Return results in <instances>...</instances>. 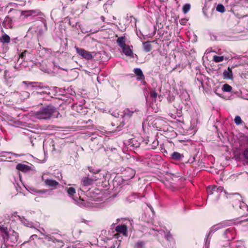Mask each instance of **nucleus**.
<instances>
[{
  "label": "nucleus",
  "instance_id": "obj_4",
  "mask_svg": "<svg viewBox=\"0 0 248 248\" xmlns=\"http://www.w3.org/2000/svg\"><path fill=\"white\" fill-rule=\"evenodd\" d=\"M98 178L96 176L93 178H89V177H84L82 179L81 183L84 186H88L91 185L94 182L96 181Z\"/></svg>",
  "mask_w": 248,
  "mask_h": 248
},
{
  "label": "nucleus",
  "instance_id": "obj_7",
  "mask_svg": "<svg viewBox=\"0 0 248 248\" xmlns=\"http://www.w3.org/2000/svg\"><path fill=\"white\" fill-rule=\"evenodd\" d=\"M122 48L123 49V52L125 55L133 57V51L128 45H126Z\"/></svg>",
  "mask_w": 248,
  "mask_h": 248
},
{
  "label": "nucleus",
  "instance_id": "obj_2",
  "mask_svg": "<svg viewBox=\"0 0 248 248\" xmlns=\"http://www.w3.org/2000/svg\"><path fill=\"white\" fill-rule=\"evenodd\" d=\"M75 49L77 53L82 58L85 59L87 60H90L93 58L92 53L90 52L87 51L84 49L79 48L77 46H75Z\"/></svg>",
  "mask_w": 248,
  "mask_h": 248
},
{
  "label": "nucleus",
  "instance_id": "obj_18",
  "mask_svg": "<svg viewBox=\"0 0 248 248\" xmlns=\"http://www.w3.org/2000/svg\"><path fill=\"white\" fill-rule=\"evenodd\" d=\"M47 237H48V239L49 241H51L54 243H55V242L60 243L61 244V246H63V243L62 241L57 239L53 236H47Z\"/></svg>",
  "mask_w": 248,
  "mask_h": 248
},
{
  "label": "nucleus",
  "instance_id": "obj_8",
  "mask_svg": "<svg viewBox=\"0 0 248 248\" xmlns=\"http://www.w3.org/2000/svg\"><path fill=\"white\" fill-rule=\"evenodd\" d=\"M45 184L49 187H56L59 185V183L54 180L46 179L45 181Z\"/></svg>",
  "mask_w": 248,
  "mask_h": 248
},
{
  "label": "nucleus",
  "instance_id": "obj_22",
  "mask_svg": "<svg viewBox=\"0 0 248 248\" xmlns=\"http://www.w3.org/2000/svg\"><path fill=\"white\" fill-rule=\"evenodd\" d=\"M216 10L217 11L220 12V13H223L225 11L224 7L221 4H219L217 5V6L216 7Z\"/></svg>",
  "mask_w": 248,
  "mask_h": 248
},
{
  "label": "nucleus",
  "instance_id": "obj_3",
  "mask_svg": "<svg viewBox=\"0 0 248 248\" xmlns=\"http://www.w3.org/2000/svg\"><path fill=\"white\" fill-rule=\"evenodd\" d=\"M223 190V187H217V186H210L207 187V192L208 194L212 195V194H218L219 193L222 192Z\"/></svg>",
  "mask_w": 248,
  "mask_h": 248
},
{
  "label": "nucleus",
  "instance_id": "obj_13",
  "mask_svg": "<svg viewBox=\"0 0 248 248\" xmlns=\"http://www.w3.org/2000/svg\"><path fill=\"white\" fill-rule=\"evenodd\" d=\"M171 157L174 160H180L184 157V155L178 152H174L171 155Z\"/></svg>",
  "mask_w": 248,
  "mask_h": 248
},
{
  "label": "nucleus",
  "instance_id": "obj_21",
  "mask_svg": "<svg viewBox=\"0 0 248 248\" xmlns=\"http://www.w3.org/2000/svg\"><path fill=\"white\" fill-rule=\"evenodd\" d=\"M190 7L191 6L190 4H186L185 5H184L183 7V12H184V13L186 14V13H187L190 10Z\"/></svg>",
  "mask_w": 248,
  "mask_h": 248
},
{
  "label": "nucleus",
  "instance_id": "obj_17",
  "mask_svg": "<svg viewBox=\"0 0 248 248\" xmlns=\"http://www.w3.org/2000/svg\"><path fill=\"white\" fill-rule=\"evenodd\" d=\"M10 41V38L7 34H4L1 36V42L8 43Z\"/></svg>",
  "mask_w": 248,
  "mask_h": 248
},
{
  "label": "nucleus",
  "instance_id": "obj_6",
  "mask_svg": "<svg viewBox=\"0 0 248 248\" xmlns=\"http://www.w3.org/2000/svg\"><path fill=\"white\" fill-rule=\"evenodd\" d=\"M17 170L26 172L31 170V167L27 165L19 163L16 165Z\"/></svg>",
  "mask_w": 248,
  "mask_h": 248
},
{
  "label": "nucleus",
  "instance_id": "obj_29",
  "mask_svg": "<svg viewBox=\"0 0 248 248\" xmlns=\"http://www.w3.org/2000/svg\"><path fill=\"white\" fill-rule=\"evenodd\" d=\"M0 248H8L6 246H4V247L1 246Z\"/></svg>",
  "mask_w": 248,
  "mask_h": 248
},
{
  "label": "nucleus",
  "instance_id": "obj_25",
  "mask_svg": "<svg viewBox=\"0 0 248 248\" xmlns=\"http://www.w3.org/2000/svg\"><path fill=\"white\" fill-rule=\"evenodd\" d=\"M150 96L153 98L156 99L157 96V93L156 92L155 90L152 91L150 92Z\"/></svg>",
  "mask_w": 248,
  "mask_h": 248
},
{
  "label": "nucleus",
  "instance_id": "obj_24",
  "mask_svg": "<svg viewBox=\"0 0 248 248\" xmlns=\"http://www.w3.org/2000/svg\"><path fill=\"white\" fill-rule=\"evenodd\" d=\"M234 122L237 125H239L242 123V121L239 116H236L234 118Z\"/></svg>",
  "mask_w": 248,
  "mask_h": 248
},
{
  "label": "nucleus",
  "instance_id": "obj_10",
  "mask_svg": "<svg viewBox=\"0 0 248 248\" xmlns=\"http://www.w3.org/2000/svg\"><path fill=\"white\" fill-rule=\"evenodd\" d=\"M223 75L224 78L231 79L232 78V72L230 67H228L227 70L224 71Z\"/></svg>",
  "mask_w": 248,
  "mask_h": 248
},
{
  "label": "nucleus",
  "instance_id": "obj_28",
  "mask_svg": "<svg viewBox=\"0 0 248 248\" xmlns=\"http://www.w3.org/2000/svg\"><path fill=\"white\" fill-rule=\"evenodd\" d=\"M101 18L103 22H105V18L103 16H101Z\"/></svg>",
  "mask_w": 248,
  "mask_h": 248
},
{
  "label": "nucleus",
  "instance_id": "obj_19",
  "mask_svg": "<svg viewBox=\"0 0 248 248\" xmlns=\"http://www.w3.org/2000/svg\"><path fill=\"white\" fill-rule=\"evenodd\" d=\"M222 90L224 92H230L232 90V87L227 84H225L223 86Z\"/></svg>",
  "mask_w": 248,
  "mask_h": 248
},
{
  "label": "nucleus",
  "instance_id": "obj_26",
  "mask_svg": "<svg viewBox=\"0 0 248 248\" xmlns=\"http://www.w3.org/2000/svg\"><path fill=\"white\" fill-rule=\"evenodd\" d=\"M243 156L246 159H248V148H246L244 151Z\"/></svg>",
  "mask_w": 248,
  "mask_h": 248
},
{
  "label": "nucleus",
  "instance_id": "obj_32",
  "mask_svg": "<svg viewBox=\"0 0 248 248\" xmlns=\"http://www.w3.org/2000/svg\"><path fill=\"white\" fill-rule=\"evenodd\" d=\"M133 113V111H132V112H131V113H130V114H129V115H131V114H132V113Z\"/></svg>",
  "mask_w": 248,
  "mask_h": 248
},
{
  "label": "nucleus",
  "instance_id": "obj_12",
  "mask_svg": "<svg viewBox=\"0 0 248 248\" xmlns=\"http://www.w3.org/2000/svg\"><path fill=\"white\" fill-rule=\"evenodd\" d=\"M143 46L144 50L146 52H149L152 50V47L150 42L147 41L143 42Z\"/></svg>",
  "mask_w": 248,
  "mask_h": 248
},
{
  "label": "nucleus",
  "instance_id": "obj_5",
  "mask_svg": "<svg viewBox=\"0 0 248 248\" xmlns=\"http://www.w3.org/2000/svg\"><path fill=\"white\" fill-rule=\"evenodd\" d=\"M115 231L120 233H122L124 236L127 235V228L125 225H118L116 228Z\"/></svg>",
  "mask_w": 248,
  "mask_h": 248
},
{
  "label": "nucleus",
  "instance_id": "obj_23",
  "mask_svg": "<svg viewBox=\"0 0 248 248\" xmlns=\"http://www.w3.org/2000/svg\"><path fill=\"white\" fill-rule=\"evenodd\" d=\"M67 192L70 196H73L76 193V190L73 187H69L67 189Z\"/></svg>",
  "mask_w": 248,
  "mask_h": 248
},
{
  "label": "nucleus",
  "instance_id": "obj_9",
  "mask_svg": "<svg viewBox=\"0 0 248 248\" xmlns=\"http://www.w3.org/2000/svg\"><path fill=\"white\" fill-rule=\"evenodd\" d=\"M36 13L37 11L36 10L22 11L21 12V15L27 18L30 16L36 14Z\"/></svg>",
  "mask_w": 248,
  "mask_h": 248
},
{
  "label": "nucleus",
  "instance_id": "obj_14",
  "mask_svg": "<svg viewBox=\"0 0 248 248\" xmlns=\"http://www.w3.org/2000/svg\"><path fill=\"white\" fill-rule=\"evenodd\" d=\"M134 73H135V74L137 76L140 77V79H144V76L143 73L140 69L135 68L134 69Z\"/></svg>",
  "mask_w": 248,
  "mask_h": 248
},
{
  "label": "nucleus",
  "instance_id": "obj_20",
  "mask_svg": "<svg viewBox=\"0 0 248 248\" xmlns=\"http://www.w3.org/2000/svg\"><path fill=\"white\" fill-rule=\"evenodd\" d=\"M223 60H224L223 56H217L215 55L213 57V61L216 62H221Z\"/></svg>",
  "mask_w": 248,
  "mask_h": 248
},
{
  "label": "nucleus",
  "instance_id": "obj_11",
  "mask_svg": "<svg viewBox=\"0 0 248 248\" xmlns=\"http://www.w3.org/2000/svg\"><path fill=\"white\" fill-rule=\"evenodd\" d=\"M117 42L120 47L121 48L124 47L126 46L125 44V37L122 36L119 37L117 40Z\"/></svg>",
  "mask_w": 248,
  "mask_h": 248
},
{
  "label": "nucleus",
  "instance_id": "obj_15",
  "mask_svg": "<svg viewBox=\"0 0 248 248\" xmlns=\"http://www.w3.org/2000/svg\"><path fill=\"white\" fill-rule=\"evenodd\" d=\"M23 84L27 85V86L31 85L32 87H41V83L38 82H28L27 81H23L22 82Z\"/></svg>",
  "mask_w": 248,
  "mask_h": 248
},
{
  "label": "nucleus",
  "instance_id": "obj_27",
  "mask_svg": "<svg viewBox=\"0 0 248 248\" xmlns=\"http://www.w3.org/2000/svg\"><path fill=\"white\" fill-rule=\"evenodd\" d=\"M27 52V50H25L24 51H23L22 53H21V54L20 55V57L21 58H23L25 56Z\"/></svg>",
  "mask_w": 248,
  "mask_h": 248
},
{
  "label": "nucleus",
  "instance_id": "obj_31",
  "mask_svg": "<svg viewBox=\"0 0 248 248\" xmlns=\"http://www.w3.org/2000/svg\"><path fill=\"white\" fill-rule=\"evenodd\" d=\"M128 111H129V110H128V109H127V110H126V112H125V113H127Z\"/></svg>",
  "mask_w": 248,
  "mask_h": 248
},
{
  "label": "nucleus",
  "instance_id": "obj_1",
  "mask_svg": "<svg viewBox=\"0 0 248 248\" xmlns=\"http://www.w3.org/2000/svg\"><path fill=\"white\" fill-rule=\"evenodd\" d=\"M55 112L54 107L48 106L34 113V116L38 119H48Z\"/></svg>",
  "mask_w": 248,
  "mask_h": 248
},
{
  "label": "nucleus",
  "instance_id": "obj_30",
  "mask_svg": "<svg viewBox=\"0 0 248 248\" xmlns=\"http://www.w3.org/2000/svg\"><path fill=\"white\" fill-rule=\"evenodd\" d=\"M89 170L90 171L93 172L92 170L90 168H89Z\"/></svg>",
  "mask_w": 248,
  "mask_h": 248
},
{
  "label": "nucleus",
  "instance_id": "obj_16",
  "mask_svg": "<svg viewBox=\"0 0 248 248\" xmlns=\"http://www.w3.org/2000/svg\"><path fill=\"white\" fill-rule=\"evenodd\" d=\"M134 248H145L144 242L143 241H138L135 244Z\"/></svg>",
  "mask_w": 248,
  "mask_h": 248
}]
</instances>
